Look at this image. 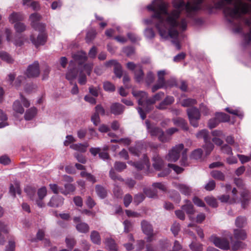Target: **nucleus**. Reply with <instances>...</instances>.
I'll return each instance as SVG.
<instances>
[{
  "instance_id": "54",
  "label": "nucleus",
  "mask_w": 251,
  "mask_h": 251,
  "mask_svg": "<svg viewBox=\"0 0 251 251\" xmlns=\"http://www.w3.org/2000/svg\"><path fill=\"white\" fill-rule=\"evenodd\" d=\"M205 201L206 203L213 207H216L218 206L216 200L213 197H207L205 198Z\"/></svg>"
},
{
  "instance_id": "52",
  "label": "nucleus",
  "mask_w": 251,
  "mask_h": 251,
  "mask_svg": "<svg viewBox=\"0 0 251 251\" xmlns=\"http://www.w3.org/2000/svg\"><path fill=\"white\" fill-rule=\"evenodd\" d=\"M109 176L110 178L114 180H118L120 181H124V179L120 175L116 173L113 168H112L109 172Z\"/></svg>"
},
{
  "instance_id": "16",
  "label": "nucleus",
  "mask_w": 251,
  "mask_h": 251,
  "mask_svg": "<svg viewBox=\"0 0 251 251\" xmlns=\"http://www.w3.org/2000/svg\"><path fill=\"white\" fill-rule=\"evenodd\" d=\"M73 57L79 65H83L87 59L86 53L83 51H77L73 55Z\"/></svg>"
},
{
  "instance_id": "44",
  "label": "nucleus",
  "mask_w": 251,
  "mask_h": 251,
  "mask_svg": "<svg viewBox=\"0 0 251 251\" xmlns=\"http://www.w3.org/2000/svg\"><path fill=\"white\" fill-rule=\"evenodd\" d=\"M80 176L82 177H85L89 181L92 183H95L97 180L95 177L90 173L83 171L80 173Z\"/></svg>"
},
{
  "instance_id": "12",
  "label": "nucleus",
  "mask_w": 251,
  "mask_h": 251,
  "mask_svg": "<svg viewBox=\"0 0 251 251\" xmlns=\"http://www.w3.org/2000/svg\"><path fill=\"white\" fill-rule=\"evenodd\" d=\"M74 222L76 224L75 227L78 231L81 233H86L89 230L88 225L82 222L80 217H75L73 219Z\"/></svg>"
},
{
  "instance_id": "35",
  "label": "nucleus",
  "mask_w": 251,
  "mask_h": 251,
  "mask_svg": "<svg viewBox=\"0 0 251 251\" xmlns=\"http://www.w3.org/2000/svg\"><path fill=\"white\" fill-rule=\"evenodd\" d=\"M211 176L215 179L223 181L225 178V175L222 172L218 170H214L211 172Z\"/></svg>"
},
{
  "instance_id": "15",
  "label": "nucleus",
  "mask_w": 251,
  "mask_h": 251,
  "mask_svg": "<svg viewBox=\"0 0 251 251\" xmlns=\"http://www.w3.org/2000/svg\"><path fill=\"white\" fill-rule=\"evenodd\" d=\"M106 66H113L114 73L116 76L119 78L121 77L123 75V71L121 65L117 61L111 60L106 62Z\"/></svg>"
},
{
  "instance_id": "59",
  "label": "nucleus",
  "mask_w": 251,
  "mask_h": 251,
  "mask_svg": "<svg viewBox=\"0 0 251 251\" xmlns=\"http://www.w3.org/2000/svg\"><path fill=\"white\" fill-rule=\"evenodd\" d=\"M180 229V224L178 223H177L176 222H175L173 223L171 228V230L175 236H176L178 234V233Z\"/></svg>"
},
{
  "instance_id": "7",
  "label": "nucleus",
  "mask_w": 251,
  "mask_h": 251,
  "mask_svg": "<svg viewBox=\"0 0 251 251\" xmlns=\"http://www.w3.org/2000/svg\"><path fill=\"white\" fill-rule=\"evenodd\" d=\"M187 113L191 125L195 127H197L199 126L198 121L201 118L199 110L195 107H193L187 110Z\"/></svg>"
},
{
  "instance_id": "64",
  "label": "nucleus",
  "mask_w": 251,
  "mask_h": 251,
  "mask_svg": "<svg viewBox=\"0 0 251 251\" xmlns=\"http://www.w3.org/2000/svg\"><path fill=\"white\" fill-rule=\"evenodd\" d=\"M154 80V74L151 72H148L145 78V81L146 83L148 85H150L151 83H152L153 82Z\"/></svg>"
},
{
  "instance_id": "27",
  "label": "nucleus",
  "mask_w": 251,
  "mask_h": 251,
  "mask_svg": "<svg viewBox=\"0 0 251 251\" xmlns=\"http://www.w3.org/2000/svg\"><path fill=\"white\" fill-rule=\"evenodd\" d=\"M88 146V144L87 143L85 144H74L70 146V148L74 150L84 152L86 151Z\"/></svg>"
},
{
  "instance_id": "62",
  "label": "nucleus",
  "mask_w": 251,
  "mask_h": 251,
  "mask_svg": "<svg viewBox=\"0 0 251 251\" xmlns=\"http://www.w3.org/2000/svg\"><path fill=\"white\" fill-rule=\"evenodd\" d=\"M245 248V244L241 242L237 241L232 243V249L234 250H238Z\"/></svg>"
},
{
  "instance_id": "14",
  "label": "nucleus",
  "mask_w": 251,
  "mask_h": 251,
  "mask_svg": "<svg viewBox=\"0 0 251 251\" xmlns=\"http://www.w3.org/2000/svg\"><path fill=\"white\" fill-rule=\"evenodd\" d=\"M110 113L114 115H121L124 113L125 106L118 102L113 103L110 107Z\"/></svg>"
},
{
  "instance_id": "23",
  "label": "nucleus",
  "mask_w": 251,
  "mask_h": 251,
  "mask_svg": "<svg viewBox=\"0 0 251 251\" xmlns=\"http://www.w3.org/2000/svg\"><path fill=\"white\" fill-rule=\"evenodd\" d=\"M144 161L142 162H137L134 163V166L137 168L138 170H142L145 166L147 168L150 167L149 160L148 157L146 155H144Z\"/></svg>"
},
{
  "instance_id": "24",
  "label": "nucleus",
  "mask_w": 251,
  "mask_h": 251,
  "mask_svg": "<svg viewBox=\"0 0 251 251\" xmlns=\"http://www.w3.org/2000/svg\"><path fill=\"white\" fill-rule=\"evenodd\" d=\"M78 70L76 68H70L66 75V78L69 80L75 79L77 76Z\"/></svg>"
},
{
  "instance_id": "31",
  "label": "nucleus",
  "mask_w": 251,
  "mask_h": 251,
  "mask_svg": "<svg viewBox=\"0 0 251 251\" xmlns=\"http://www.w3.org/2000/svg\"><path fill=\"white\" fill-rule=\"evenodd\" d=\"M234 236L236 239L242 240H245L247 238L246 232L243 229H234Z\"/></svg>"
},
{
  "instance_id": "49",
  "label": "nucleus",
  "mask_w": 251,
  "mask_h": 251,
  "mask_svg": "<svg viewBox=\"0 0 251 251\" xmlns=\"http://www.w3.org/2000/svg\"><path fill=\"white\" fill-rule=\"evenodd\" d=\"M202 150L201 149L195 150L192 152L190 157L194 159H200L202 156Z\"/></svg>"
},
{
  "instance_id": "25",
  "label": "nucleus",
  "mask_w": 251,
  "mask_h": 251,
  "mask_svg": "<svg viewBox=\"0 0 251 251\" xmlns=\"http://www.w3.org/2000/svg\"><path fill=\"white\" fill-rule=\"evenodd\" d=\"M96 192L97 195L101 199H103L107 196V191L105 188L100 185L95 186Z\"/></svg>"
},
{
  "instance_id": "19",
  "label": "nucleus",
  "mask_w": 251,
  "mask_h": 251,
  "mask_svg": "<svg viewBox=\"0 0 251 251\" xmlns=\"http://www.w3.org/2000/svg\"><path fill=\"white\" fill-rule=\"evenodd\" d=\"M175 186L181 194L185 196H189L192 192L191 188L185 184L176 183Z\"/></svg>"
},
{
  "instance_id": "1",
  "label": "nucleus",
  "mask_w": 251,
  "mask_h": 251,
  "mask_svg": "<svg viewBox=\"0 0 251 251\" xmlns=\"http://www.w3.org/2000/svg\"><path fill=\"white\" fill-rule=\"evenodd\" d=\"M154 16L158 19V23L155 24L160 36L164 39L168 37L174 38L172 43L177 50H179L181 46L176 40L178 35L177 29L185 30L187 28V22L185 18L178 21L179 12L174 11L172 15H168L164 3L160 4L155 10Z\"/></svg>"
},
{
  "instance_id": "46",
  "label": "nucleus",
  "mask_w": 251,
  "mask_h": 251,
  "mask_svg": "<svg viewBox=\"0 0 251 251\" xmlns=\"http://www.w3.org/2000/svg\"><path fill=\"white\" fill-rule=\"evenodd\" d=\"M226 110L228 113L236 115L241 119H242L243 117V113L238 109H233L227 107L226 108Z\"/></svg>"
},
{
  "instance_id": "11",
  "label": "nucleus",
  "mask_w": 251,
  "mask_h": 251,
  "mask_svg": "<svg viewBox=\"0 0 251 251\" xmlns=\"http://www.w3.org/2000/svg\"><path fill=\"white\" fill-rule=\"evenodd\" d=\"M141 226L143 232L148 236L147 241L151 242L153 235L152 226L148 222L143 220L141 222Z\"/></svg>"
},
{
  "instance_id": "55",
  "label": "nucleus",
  "mask_w": 251,
  "mask_h": 251,
  "mask_svg": "<svg viewBox=\"0 0 251 251\" xmlns=\"http://www.w3.org/2000/svg\"><path fill=\"white\" fill-rule=\"evenodd\" d=\"M198 138H202L203 139L204 141H207L209 138L208 132L207 130L203 129L198 132L197 134Z\"/></svg>"
},
{
  "instance_id": "5",
  "label": "nucleus",
  "mask_w": 251,
  "mask_h": 251,
  "mask_svg": "<svg viewBox=\"0 0 251 251\" xmlns=\"http://www.w3.org/2000/svg\"><path fill=\"white\" fill-rule=\"evenodd\" d=\"M133 95L138 98V103L139 105L143 106L146 112H149L152 109V104L156 101L160 100L164 96V93L159 92L154 95L152 98L147 99V94L143 91H133Z\"/></svg>"
},
{
  "instance_id": "26",
  "label": "nucleus",
  "mask_w": 251,
  "mask_h": 251,
  "mask_svg": "<svg viewBox=\"0 0 251 251\" xmlns=\"http://www.w3.org/2000/svg\"><path fill=\"white\" fill-rule=\"evenodd\" d=\"M186 203L182 206V209L185 211L187 214H194L195 210L194 206L191 202L188 200L185 201Z\"/></svg>"
},
{
  "instance_id": "61",
  "label": "nucleus",
  "mask_w": 251,
  "mask_h": 251,
  "mask_svg": "<svg viewBox=\"0 0 251 251\" xmlns=\"http://www.w3.org/2000/svg\"><path fill=\"white\" fill-rule=\"evenodd\" d=\"M25 79L26 78L24 75L18 76L14 82V85L16 88H19L20 86H21L22 84L25 82Z\"/></svg>"
},
{
  "instance_id": "18",
  "label": "nucleus",
  "mask_w": 251,
  "mask_h": 251,
  "mask_svg": "<svg viewBox=\"0 0 251 251\" xmlns=\"http://www.w3.org/2000/svg\"><path fill=\"white\" fill-rule=\"evenodd\" d=\"M64 199L57 195L53 196L48 205L52 207H57L61 206L63 203Z\"/></svg>"
},
{
  "instance_id": "51",
  "label": "nucleus",
  "mask_w": 251,
  "mask_h": 251,
  "mask_svg": "<svg viewBox=\"0 0 251 251\" xmlns=\"http://www.w3.org/2000/svg\"><path fill=\"white\" fill-rule=\"evenodd\" d=\"M190 248L192 251H202V245L200 243L192 242L189 245Z\"/></svg>"
},
{
  "instance_id": "2",
  "label": "nucleus",
  "mask_w": 251,
  "mask_h": 251,
  "mask_svg": "<svg viewBox=\"0 0 251 251\" xmlns=\"http://www.w3.org/2000/svg\"><path fill=\"white\" fill-rule=\"evenodd\" d=\"M224 13L228 22L233 26L235 33L242 31V23L250 27V32L244 34L243 45L246 47L251 42V4L237 0L233 8H226Z\"/></svg>"
},
{
  "instance_id": "20",
  "label": "nucleus",
  "mask_w": 251,
  "mask_h": 251,
  "mask_svg": "<svg viewBox=\"0 0 251 251\" xmlns=\"http://www.w3.org/2000/svg\"><path fill=\"white\" fill-rule=\"evenodd\" d=\"M174 98L172 96H167L161 101L159 104L156 106L157 108L161 110L165 109L167 105H170L174 102Z\"/></svg>"
},
{
  "instance_id": "6",
  "label": "nucleus",
  "mask_w": 251,
  "mask_h": 251,
  "mask_svg": "<svg viewBox=\"0 0 251 251\" xmlns=\"http://www.w3.org/2000/svg\"><path fill=\"white\" fill-rule=\"evenodd\" d=\"M145 123L148 132L151 136H158L159 140L163 143L168 142L171 140V138L165 135L160 128L156 126H151L148 120H147Z\"/></svg>"
},
{
  "instance_id": "17",
  "label": "nucleus",
  "mask_w": 251,
  "mask_h": 251,
  "mask_svg": "<svg viewBox=\"0 0 251 251\" xmlns=\"http://www.w3.org/2000/svg\"><path fill=\"white\" fill-rule=\"evenodd\" d=\"M251 1V0H248ZM237 2V0L235 2ZM233 0H219L218 1L214 2V6L216 9H223L224 10L226 7H229L228 5L233 4L234 5Z\"/></svg>"
},
{
  "instance_id": "50",
  "label": "nucleus",
  "mask_w": 251,
  "mask_h": 251,
  "mask_svg": "<svg viewBox=\"0 0 251 251\" xmlns=\"http://www.w3.org/2000/svg\"><path fill=\"white\" fill-rule=\"evenodd\" d=\"M126 165L124 162L117 161L114 164L115 169L119 172H122L124 170L126 169Z\"/></svg>"
},
{
  "instance_id": "38",
  "label": "nucleus",
  "mask_w": 251,
  "mask_h": 251,
  "mask_svg": "<svg viewBox=\"0 0 251 251\" xmlns=\"http://www.w3.org/2000/svg\"><path fill=\"white\" fill-rule=\"evenodd\" d=\"M13 110L17 113L22 114L24 112V109L22 107L19 100H17L13 103Z\"/></svg>"
},
{
  "instance_id": "30",
  "label": "nucleus",
  "mask_w": 251,
  "mask_h": 251,
  "mask_svg": "<svg viewBox=\"0 0 251 251\" xmlns=\"http://www.w3.org/2000/svg\"><path fill=\"white\" fill-rule=\"evenodd\" d=\"M90 238L93 243L97 245L100 244L101 238L98 231L95 230L92 231L91 233Z\"/></svg>"
},
{
  "instance_id": "60",
  "label": "nucleus",
  "mask_w": 251,
  "mask_h": 251,
  "mask_svg": "<svg viewBox=\"0 0 251 251\" xmlns=\"http://www.w3.org/2000/svg\"><path fill=\"white\" fill-rule=\"evenodd\" d=\"M103 88L106 91L113 92L115 90L114 85L109 81L103 83Z\"/></svg>"
},
{
  "instance_id": "10",
  "label": "nucleus",
  "mask_w": 251,
  "mask_h": 251,
  "mask_svg": "<svg viewBox=\"0 0 251 251\" xmlns=\"http://www.w3.org/2000/svg\"><path fill=\"white\" fill-rule=\"evenodd\" d=\"M211 241L214 245L222 249L227 250L229 249V242L225 238H221L218 237L212 236L211 237Z\"/></svg>"
},
{
  "instance_id": "58",
  "label": "nucleus",
  "mask_w": 251,
  "mask_h": 251,
  "mask_svg": "<svg viewBox=\"0 0 251 251\" xmlns=\"http://www.w3.org/2000/svg\"><path fill=\"white\" fill-rule=\"evenodd\" d=\"M124 225V232L126 233H128L131 231L133 228V225L132 223L128 220H125L123 222Z\"/></svg>"
},
{
  "instance_id": "42",
  "label": "nucleus",
  "mask_w": 251,
  "mask_h": 251,
  "mask_svg": "<svg viewBox=\"0 0 251 251\" xmlns=\"http://www.w3.org/2000/svg\"><path fill=\"white\" fill-rule=\"evenodd\" d=\"M204 142L205 145H204L203 148L205 151L206 155H208L213 150L214 148V145L210 142V139H208L207 141H204Z\"/></svg>"
},
{
  "instance_id": "4",
  "label": "nucleus",
  "mask_w": 251,
  "mask_h": 251,
  "mask_svg": "<svg viewBox=\"0 0 251 251\" xmlns=\"http://www.w3.org/2000/svg\"><path fill=\"white\" fill-rule=\"evenodd\" d=\"M41 19V16L37 13L30 15L29 20L31 22V26L35 30L38 31L40 33L36 38L33 35H31L30 40L31 43L36 47L44 45L47 39V35L45 32V25L40 23L39 21Z\"/></svg>"
},
{
  "instance_id": "37",
  "label": "nucleus",
  "mask_w": 251,
  "mask_h": 251,
  "mask_svg": "<svg viewBox=\"0 0 251 251\" xmlns=\"http://www.w3.org/2000/svg\"><path fill=\"white\" fill-rule=\"evenodd\" d=\"M106 246L109 250L116 251L117 249V245L115 241L112 238H107L105 242Z\"/></svg>"
},
{
  "instance_id": "3",
  "label": "nucleus",
  "mask_w": 251,
  "mask_h": 251,
  "mask_svg": "<svg viewBox=\"0 0 251 251\" xmlns=\"http://www.w3.org/2000/svg\"><path fill=\"white\" fill-rule=\"evenodd\" d=\"M204 1V0H193L191 2L189 1L185 3L183 0H173V6L176 9L174 10L171 13H169L168 12V4L161 0H159L157 3L153 2L152 4L148 5L147 8L150 11H153L154 14L151 16V19H155L156 24L158 23V19L154 16L155 10L161 3L165 4L167 12L169 15H172L174 11H176L179 12V17L181 12L185 10L187 16L189 18H193L198 11L203 8L202 4ZM144 22L147 25L151 24L152 23V20L146 19L144 20Z\"/></svg>"
},
{
  "instance_id": "21",
  "label": "nucleus",
  "mask_w": 251,
  "mask_h": 251,
  "mask_svg": "<svg viewBox=\"0 0 251 251\" xmlns=\"http://www.w3.org/2000/svg\"><path fill=\"white\" fill-rule=\"evenodd\" d=\"M152 160L154 168L156 170H161L163 167V161L160 156L158 154H155L152 157Z\"/></svg>"
},
{
  "instance_id": "36",
  "label": "nucleus",
  "mask_w": 251,
  "mask_h": 251,
  "mask_svg": "<svg viewBox=\"0 0 251 251\" xmlns=\"http://www.w3.org/2000/svg\"><path fill=\"white\" fill-rule=\"evenodd\" d=\"M134 75L136 81L140 82L143 80L144 73L141 66H139V68L135 70Z\"/></svg>"
},
{
  "instance_id": "56",
  "label": "nucleus",
  "mask_w": 251,
  "mask_h": 251,
  "mask_svg": "<svg viewBox=\"0 0 251 251\" xmlns=\"http://www.w3.org/2000/svg\"><path fill=\"white\" fill-rule=\"evenodd\" d=\"M65 242L69 250L71 251L75 244V241L73 238L67 237Z\"/></svg>"
},
{
  "instance_id": "29",
  "label": "nucleus",
  "mask_w": 251,
  "mask_h": 251,
  "mask_svg": "<svg viewBox=\"0 0 251 251\" xmlns=\"http://www.w3.org/2000/svg\"><path fill=\"white\" fill-rule=\"evenodd\" d=\"M24 5L31 7L33 10L37 11L40 9V5L38 2L32 0H23Z\"/></svg>"
},
{
  "instance_id": "13",
  "label": "nucleus",
  "mask_w": 251,
  "mask_h": 251,
  "mask_svg": "<svg viewBox=\"0 0 251 251\" xmlns=\"http://www.w3.org/2000/svg\"><path fill=\"white\" fill-rule=\"evenodd\" d=\"M240 201L241 206L243 208H246L249 206L251 201V195L248 190H244L241 192Z\"/></svg>"
},
{
  "instance_id": "45",
  "label": "nucleus",
  "mask_w": 251,
  "mask_h": 251,
  "mask_svg": "<svg viewBox=\"0 0 251 251\" xmlns=\"http://www.w3.org/2000/svg\"><path fill=\"white\" fill-rule=\"evenodd\" d=\"M144 192L145 195L151 198H155L157 197V191L154 190H152L151 188H145L144 189Z\"/></svg>"
},
{
  "instance_id": "9",
  "label": "nucleus",
  "mask_w": 251,
  "mask_h": 251,
  "mask_svg": "<svg viewBox=\"0 0 251 251\" xmlns=\"http://www.w3.org/2000/svg\"><path fill=\"white\" fill-rule=\"evenodd\" d=\"M40 74L39 63L37 61L29 65L25 72V75L28 78H36Z\"/></svg>"
},
{
  "instance_id": "53",
  "label": "nucleus",
  "mask_w": 251,
  "mask_h": 251,
  "mask_svg": "<svg viewBox=\"0 0 251 251\" xmlns=\"http://www.w3.org/2000/svg\"><path fill=\"white\" fill-rule=\"evenodd\" d=\"M14 28L17 32L21 33L25 30L26 26L24 23L17 22L15 24Z\"/></svg>"
},
{
  "instance_id": "57",
  "label": "nucleus",
  "mask_w": 251,
  "mask_h": 251,
  "mask_svg": "<svg viewBox=\"0 0 251 251\" xmlns=\"http://www.w3.org/2000/svg\"><path fill=\"white\" fill-rule=\"evenodd\" d=\"M95 112L97 113V114L100 115L104 116L105 115H109V113L107 112L106 113L105 109L102 106L101 104H98L97 105L95 108Z\"/></svg>"
},
{
  "instance_id": "48",
  "label": "nucleus",
  "mask_w": 251,
  "mask_h": 251,
  "mask_svg": "<svg viewBox=\"0 0 251 251\" xmlns=\"http://www.w3.org/2000/svg\"><path fill=\"white\" fill-rule=\"evenodd\" d=\"M219 122H226L229 121L230 117L228 115L224 113H218L216 115Z\"/></svg>"
},
{
  "instance_id": "22",
  "label": "nucleus",
  "mask_w": 251,
  "mask_h": 251,
  "mask_svg": "<svg viewBox=\"0 0 251 251\" xmlns=\"http://www.w3.org/2000/svg\"><path fill=\"white\" fill-rule=\"evenodd\" d=\"M173 121L175 125L180 127L184 130H187L188 129L187 123L183 119L178 117L174 119Z\"/></svg>"
},
{
  "instance_id": "47",
  "label": "nucleus",
  "mask_w": 251,
  "mask_h": 251,
  "mask_svg": "<svg viewBox=\"0 0 251 251\" xmlns=\"http://www.w3.org/2000/svg\"><path fill=\"white\" fill-rule=\"evenodd\" d=\"M246 224V219L244 217H238L235 221V225L239 228L243 227Z\"/></svg>"
},
{
  "instance_id": "8",
  "label": "nucleus",
  "mask_w": 251,
  "mask_h": 251,
  "mask_svg": "<svg viewBox=\"0 0 251 251\" xmlns=\"http://www.w3.org/2000/svg\"><path fill=\"white\" fill-rule=\"evenodd\" d=\"M184 149V145L182 144H179L173 147L169 151L166 158L168 161L170 162H176L180 157V152Z\"/></svg>"
},
{
  "instance_id": "63",
  "label": "nucleus",
  "mask_w": 251,
  "mask_h": 251,
  "mask_svg": "<svg viewBox=\"0 0 251 251\" xmlns=\"http://www.w3.org/2000/svg\"><path fill=\"white\" fill-rule=\"evenodd\" d=\"M145 36L148 39H152L155 36V33L151 28H147L144 32Z\"/></svg>"
},
{
  "instance_id": "33",
  "label": "nucleus",
  "mask_w": 251,
  "mask_h": 251,
  "mask_svg": "<svg viewBox=\"0 0 251 251\" xmlns=\"http://www.w3.org/2000/svg\"><path fill=\"white\" fill-rule=\"evenodd\" d=\"M64 187L65 189H63V188L61 189L60 193L65 195H67L70 193L75 191V186L73 184L70 183L65 184Z\"/></svg>"
},
{
  "instance_id": "39",
  "label": "nucleus",
  "mask_w": 251,
  "mask_h": 251,
  "mask_svg": "<svg viewBox=\"0 0 251 251\" xmlns=\"http://www.w3.org/2000/svg\"><path fill=\"white\" fill-rule=\"evenodd\" d=\"M25 192L31 200H33L34 199L36 194V189L35 188L27 186L25 188Z\"/></svg>"
},
{
  "instance_id": "43",
  "label": "nucleus",
  "mask_w": 251,
  "mask_h": 251,
  "mask_svg": "<svg viewBox=\"0 0 251 251\" xmlns=\"http://www.w3.org/2000/svg\"><path fill=\"white\" fill-rule=\"evenodd\" d=\"M197 103V100L193 99H186L183 100L181 102V105L183 107H188L195 105Z\"/></svg>"
},
{
  "instance_id": "32",
  "label": "nucleus",
  "mask_w": 251,
  "mask_h": 251,
  "mask_svg": "<svg viewBox=\"0 0 251 251\" xmlns=\"http://www.w3.org/2000/svg\"><path fill=\"white\" fill-rule=\"evenodd\" d=\"M9 21L12 23H17L24 19L23 15L19 13H13L9 16Z\"/></svg>"
},
{
  "instance_id": "40",
  "label": "nucleus",
  "mask_w": 251,
  "mask_h": 251,
  "mask_svg": "<svg viewBox=\"0 0 251 251\" xmlns=\"http://www.w3.org/2000/svg\"><path fill=\"white\" fill-rule=\"evenodd\" d=\"M0 58L8 63H12L14 61L12 57L8 53L4 51L0 52Z\"/></svg>"
},
{
  "instance_id": "41",
  "label": "nucleus",
  "mask_w": 251,
  "mask_h": 251,
  "mask_svg": "<svg viewBox=\"0 0 251 251\" xmlns=\"http://www.w3.org/2000/svg\"><path fill=\"white\" fill-rule=\"evenodd\" d=\"M96 34L97 32L94 29H91L88 31L85 38L86 42L88 43L91 42L95 39Z\"/></svg>"
},
{
  "instance_id": "28",
  "label": "nucleus",
  "mask_w": 251,
  "mask_h": 251,
  "mask_svg": "<svg viewBox=\"0 0 251 251\" xmlns=\"http://www.w3.org/2000/svg\"><path fill=\"white\" fill-rule=\"evenodd\" d=\"M9 192L14 197H15L16 193L21 195V190L20 188V184L18 182H16L14 185L12 184L10 185Z\"/></svg>"
},
{
  "instance_id": "34",
  "label": "nucleus",
  "mask_w": 251,
  "mask_h": 251,
  "mask_svg": "<svg viewBox=\"0 0 251 251\" xmlns=\"http://www.w3.org/2000/svg\"><path fill=\"white\" fill-rule=\"evenodd\" d=\"M37 112V109L35 107H32L28 109L25 114V119L26 120H31L36 115Z\"/></svg>"
}]
</instances>
